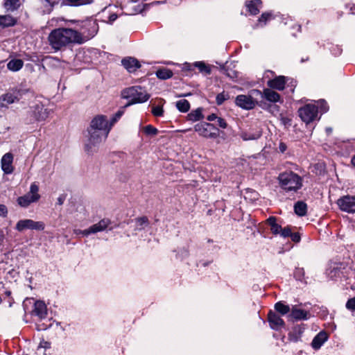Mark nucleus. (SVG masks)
Segmentation results:
<instances>
[{"label":"nucleus","mask_w":355,"mask_h":355,"mask_svg":"<svg viewBox=\"0 0 355 355\" xmlns=\"http://www.w3.org/2000/svg\"><path fill=\"white\" fill-rule=\"evenodd\" d=\"M151 112L155 116H162L164 114V110L160 106L153 107Z\"/></svg>","instance_id":"obj_47"},{"label":"nucleus","mask_w":355,"mask_h":355,"mask_svg":"<svg viewBox=\"0 0 355 355\" xmlns=\"http://www.w3.org/2000/svg\"><path fill=\"white\" fill-rule=\"evenodd\" d=\"M194 130L201 137L207 139H216L220 135L219 129L212 123L200 122L195 125Z\"/></svg>","instance_id":"obj_5"},{"label":"nucleus","mask_w":355,"mask_h":355,"mask_svg":"<svg viewBox=\"0 0 355 355\" xmlns=\"http://www.w3.org/2000/svg\"><path fill=\"white\" fill-rule=\"evenodd\" d=\"M88 139L85 145V150L88 154H93L96 150L98 144L105 140L110 132V130H95L92 128H87Z\"/></svg>","instance_id":"obj_4"},{"label":"nucleus","mask_w":355,"mask_h":355,"mask_svg":"<svg viewBox=\"0 0 355 355\" xmlns=\"http://www.w3.org/2000/svg\"><path fill=\"white\" fill-rule=\"evenodd\" d=\"M278 180L281 187L288 191H296L302 185L301 177L292 171L280 173Z\"/></svg>","instance_id":"obj_3"},{"label":"nucleus","mask_w":355,"mask_h":355,"mask_svg":"<svg viewBox=\"0 0 355 355\" xmlns=\"http://www.w3.org/2000/svg\"><path fill=\"white\" fill-rule=\"evenodd\" d=\"M204 118V115L202 114V108L198 107L195 110L191 111L187 115V119L192 122L198 121Z\"/></svg>","instance_id":"obj_29"},{"label":"nucleus","mask_w":355,"mask_h":355,"mask_svg":"<svg viewBox=\"0 0 355 355\" xmlns=\"http://www.w3.org/2000/svg\"><path fill=\"white\" fill-rule=\"evenodd\" d=\"M261 0H250L245 2L248 11L252 15H256L259 12V7H261Z\"/></svg>","instance_id":"obj_25"},{"label":"nucleus","mask_w":355,"mask_h":355,"mask_svg":"<svg viewBox=\"0 0 355 355\" xmlns=\"http://www.w3.org/2000/svg\"><path fill=\"white\" fill-rule=\"evenodd\" d=\"M331 51L335 56H338L342 53L343 49L338 45H334L331 48Z\"/></svg>","instance_id":"obj_49"},{"label":"nucleus","mask_w":355,"mask_h":355,"mask_svg":"<svg viewBox=\"0 0 355 355\" xmlns=\"http://www.w3.org/2000/svg\"><path fill=\"white\" fill-rule=\"evenodd\" d=\"M5 8L8 10H15L19 8V0H6L4 3Z\"/></svg>","instance_id":"obj_37"},{"label":"nucleus","mask_w":355,"mask_h":355,"mask_svg":"<svg viewBox=\"0 0 355 355\" xmlns=\"http://www.w3.org/2000/svg\"><path fill=\"white\" fill-rule=\"evenodd\" d=\"M328 339V335L324 331L319 332L313 339L311 346L315 349H318Z\"/></svg>","instance_id":"obj_23"},{"label":"nucleus","mask_w":355,"mask_h":355,"mask_svg":"<svg viewBox=\"0 0 355 355\" xmlns=\"http://www.w3.org/2000/svg\"><path fill=\"white\" fill-rule=\"evenodd\" d=\"M266 223L270 226L271 232L275 234H279L282 230V226L277 223V218L275 216H270L266 220Z\"/></svg>","instance_id":"obj_27"},{"label":"nucleus","mask_w":355,"mask_h":355,"mask_svg":"<svg viewBox=\"0 0 355 355\" xmlns=\"http://www.w3.org/2000/svg\"><path fill=\"white\" fill-rule=\"evenodd\" d=\"M110 223V221L108 219H102L98 223H96L90 226L88 229L82 231V234L84 236H87L91 234H96L98 232H102L108 227Z\"/></svg>","instance_id":"obj_15"},{"label":"nucleus","mask_w":355,"mask_h":355,"mask_svg":"<svg viewBox=\"0 0 355 355\" xmlns=\"http://www.w3.org/2000/svg\"><path fill=\"white\" fill-rule=\"evenodd\" d=\"M289 237H291V240L295 243L300 242L301 239L300 234L298 232H291Z\"/></svg>","instance_id":"obj_51"},{"label":"nucleus","mask_w":355,"mask_h":355,"mask_svg":"<svg viewBox=\"0 0 355 355\" xmlns=\"http://www.w3.org/2000/svg\"><path fill=\"white\" fill-rule=\"evenodd\" d=\"M121 64L130 73L135 72L141 67L139 61L133 57H126L122 59Z\"/></svg>","instance_id":"obj_17"},{"label":"nucleus","mask_w":355,"mask_h":355,"mask_svg":"<svg viewBox=\"0 0 355 355\" xmlns=\"http://www.w3.org/2000/svg\"><path fill=\"white\" fill-rule=\"evenodd\" d=\"M287 80L288 78L284 76H279L273 79L269 80L267 82V85L272 89L282 91L285 88Z\"/></svg>","instance_id":"obj_19"},{"label":"nucleus","mask_w":355,"mask_h":355,"mask_svg":"<svg viewBox=\"0 0 355 355\" xmlns=\"http://www.w3.org/2000/svg\"><path fill=\"white\" fill-rule=\"evenodd\" d=\"M309 313L305 310L297 309L295 306H293L289 317L295 320H307Z\"/></svg>","instance_id":"obj_24"},{"label":"nucleus","mask_w":355,"mask_h":355,"mask_svg":"<svg viewBox=\"0 0 355 355\" xmlns=\"http://www.w3.org/2000/svg\"><path fill=\"white\" fill-rule=\"evenodd\" d=\"M49 6H54L58 4L60 0H44Z\"/></svg>","instance_id":"obj_58"},{"label":"nucleus","mask_w":355,"mask_h":355,"mask_svg":"<svg viewBox=\"0 0 355 355\" xmlns=\"http://www.w3.org/2000/svg\"><path fill=\"white\" fill-rule=\"evenodd\" d=\"M118 17V15L115 13H112L111 15H110L109 17H108V22L110 24H112Z\"/></svg>","instance_id":"obj_55"},{"label":"nucleus","mask_w":355,"mask_h":355,"mask_svg":"<svg viewBox=\"0 0 355 355\" xmlns=\"http://www.w3.org/2000/svg\"><path fill=\"white\" fill-rule=\"evenodd\" d=\"M305 329L304 324H297L292 327V329L288 333L289 340L297 343L300 340L302 335Z\"/></svg>","instance_id":"obj_20"},{"label":"nucleus","mask_w":355,"mask_h":355,"mask_svg":"<svg viewBox=\"0 0 355 355\" xmlns=\"http://www.w3.org/2000/svg\"><path fill=\"white\" fill-rule=\"evenodd\" d=\"M217 121V125L221 128H226L227 127V123L226 122V121L221 118V117H218V119H216Z\"/></svg>","instance_id":"obj_50"},{"label":"nucleus","mask_w":355,"mask_h":355,"mask_svg":"<svg viewBox=\"0 0 355 355\" xmlns=\"http://www.w3.org/2000/svg\"><path fill=\"white\" fill-rule=\"evenodd\" d=\"M262 131L258 127H250L248 130H242L239 135L244 141L255 140L261 137Z\"/></svg>","instance_id":"obj_16"},{"label":"nucleus","mask_w":355,"mask_h":355,"mask_svg":"<svg viewBox=\"0 0 355 355\" xmlns=\"http://www.w3.org/2000/svg\"><path fill=\"white\" fill-rule=\"evenodd\" d=\"M263 99L270 103H283L280 94L270 87L263 89Z\"/></svg>","instance_id":"obj_21"},{"label":"nucleus","mask_w":355,"mask_h":355,"mask_svg":"<svg viewBox=\"0 0 355 355\" xmlns=\"http://www.w3.org/2000/svg\"><path fill=\"white\" fill-rule=\"evenodd\" d=\"M24 93V90L15 89L1 95L0 96V109L7 107L8 105L19 101Z\"/></svg>","instance_id":"obj_9"},{"label":"nucleus","mask_w":355,"mask_h":355,"mask_svg":"<svg viewBox=\"0 0 355 355\" xmlns=\"http://www.w3.org/2000/svg\"><path fill=\"white\" fill-rule=\"evenodd\" d=\"M235 103L237 106L245 109V110H252L257 105L265 109L266 107V103L254 100L251 98L249 95H243L240 94L236 97Z\"/></svg>","instance_id":"obj_7"},{"label":"nucleus","mask_w":355,"mask_h":355,"mask_svg":"<svg viewBox=\"0 0 355 355\" xmlns=\"http://www.w3.org/2000/svg\"><path fill=\"white\" fill-rule=\"evenodd\" d=\"M291 232H292L291 227L286 226L284 228L282 227V230L280 231L279 234L283 238H287V237L290 236Z\"/></svg>","instance_id":"obj_46"},{"label":"nucleus","mask_w":355,"mask_h":355,"mask_svg":"<svg viewBox=\"0 0 355 355\" xmlns=\"http://www.w3.org/2000/svg\"><path fill=\"white\" fill-rule=\"evenodd\" d=\"M4 239V234L2 230H0V245H1Z\"/></svg>","instance_id":"obj_60"},{"label":"nucleus","mask_w":355,"mask_h":355,"mask_svg":"<svg viewBox=\"0 0 355 355\" xmlns=\"http://www.w3.org/2000/svg\"><path fill=\"white\" fill-rule=\"evenodd\" d=\"M69 5L74 6H83L90 4L93 0H67Z\"/></svg>","instance_id":"obj_40"},{"label":"nucleus","mask_w":355,"mask_h":355,"mask_svg":"<svg viewBox=\"0 0 355 355\" xmlns=\"http://www.w3.org/2000/svg\"><path fill=\"white\" fill-rule=\"evenodd\" d=\"M287 149V146L285 143L281 142L279 145V152L284 153Z\"/></svg>","instance_id":"obj_56"},{"label":"nucleus","mask_w":355,"mask_h":355,"mask_svg":"<svg viewBox=\"0 0 355 355\" xmlns=\"http://www.w3.org/2000/svg\"><path fill=\"white\" fill-rule=\"evenodd\" d=\"M137 223L136 230H141L149 225V220L146 216L139 217L135 219Z\"/></svg>","instance_id":"obj_36"},{"label":"nucleus","mask_w":355,"mask_h":355,"mask_svg":"<svg viewBox=\"0 0 355 355\" xmlns=\"http://www.w3.org/2000/svg\"><path fill=\"white\" fill-rule=\"evenodd\" d=\"M125 108L126 107H124V106H123L115 113V114L111 119V121L110 122V126L111 128L122 116V115L124 114Z\"/></svg>","instance_id":"obj_39"},{"label":"nucleus","mask_w":355,"mask_h":355,"mask_svg":"<svg viewBox=\"0 0 355 355\" xmlns=\"http://www.w3.org/2000/svg\"><path fill=\"white\" fill-rule=\"evenodd\" d=\"M228 98V94H225L224 92L217 94L216 97V101L217 105H222L225 100Z\"/></svg>","instance_id":"obj_43"},{"label":"nucleus","mask_w":355,"mask_h":355,"mask_svg":"<svg viewBox=\"0 0 355 355\" xmlns=\"http://www.w3.org/2000/svg\"><path fill=\"white\" fill-rule=\"evenodd\" d=\"M304 270L303 268H296L294 272V277L299 281H303L304 279Z\"/></svg>","instance_id":"obj_42"},{"label":"nucleus","mask_w":355,"mask_h":355,"mask_svg":"<svg viewBox=\"0 0 355 355\" xmlns=\"http://www.w3.org/2000/svg\"><path fill=\"white\" fill-rule=\"evenodd\" d=\"M176 107L181 112H187L190 109V103L186 99H182L176 102Z\"/></svg>","instance_id":"obj_34"},{"label":"nucleus","mask_w":355,"mask_h":355,"mask_svg":"<svg viewBox=\"0 0 355 355\" xmlns=\"http://www.w3.org/2000/svg\"><path fill=\"white\" fill-rule=\"evenodd\" d=\"M268 321L271 329L278 331L285 327L284 321L275 311L270 310L268 313Z\"/></svg>","instance_id":"obj_13"},{"label":"nucleus","mask_w":355,"mask_h":355,"mask_svg":"<svg viewBox=\"0 0 355 355\" xmlns=\"http://www.w3.org/2000/svg\"><path fill=\"white\" fill-rule=\"evenodd\" d=\"M345 306L350 311H355V297L349 299Z\"/></svg>","instance_id":"obj_48"},{"label":"nucleus","mask_w":355,"mask_h":355,"mask_svg":"<svg viewBox=\"0 0 355 355\" xmlns=\"http://www.w3.org/2000/svg\"><path fill=\"white\" fill-rule=\"evenodd\" d=\"M195 67L193 64L185 63L183 67V69L185 71H192Z\"/></svg>","instance_id":"obj_57"},{"label":"nucleus","mask_w":355,"mask_h":355,"mask_svg":"<svg viewBox=\"0 0 355 355\" xmlns=\"http://www.w3.org/2000/svg\"><path fill=\"white\" fill-rule=\"evenodd\" d=\"M193 66L198 68L200 72L206 75H209L211 72L210 67L204 62H196L193 63Z\"/></svg>","instance_id":"obj_33"},{"label":"nucleus","mask_w":355,"mask_h":355,"mask_svg":"<svg viewBox=\"0 0 355 355\" xmlns=\"http://www.w3.org/2000/svg\"><path fill=\"white\" fill-rule=\"evenodd\" d=\"M294 211L297 215L304 216L307 212V205L303 201H297L294 205Z\"/></svg>","instance_id":"obj_30"},{"label":"nucleus","mask_w":355,"mask_h":355,"mask_svg":"<svg viewBox=\"0 0 355 355\" xmlns=\"http://www.w3.org/2000/svg\"><path fill=\"white\" fill-rule=\"evenodd\" d=\"M318 107L314 105L308 104L298 110L301 119L306 124L313 121L318 116Z\"/></svg>","instance_id":"obj_8"},{"label":"nucleus","mask_w":355,"mask_h":355,"mask_svg":"<svg viewBox=\"0 0 355 355\" xmlns=\"http://www.w3.org/2000/svg\"><path fill=\"white\" fill-rule=\"evenodd\" d=\"M273 19V15L271 12H266L261 14L258 19V23L261 26H263L266 23Z\"/></svg>","instance_id":"obj_35"},{"label":"nucleus","mask_w":355,"mask_h":355,"mask_svg":"<svg viewBox=\"0 0 355 355\" xmlns=\"http://www.w3.org/2000/svg\"><path fill=\"white\" fill-rule=\"evenodd\" d=\"M31 313L41 320L45 318L47 315V309L45 303L41 300L35 301Z\"/></svg>","instance_id":"obj_18"},{"label":"nucleus","mask_w":355,"mask_h":355,"mask_svg":"<svg viewBox=\"0 0 355 355\" xmlns=\"http://www.w3.org/2000/svg\"><path fill=\"white\" fill-rule=\"evenodd\" d=\"M48 41L53 49L59 51L71 44H83L85 40L76 30L69 28H58L49 33Z\"/></svg>","instance_id":"obj_1"},{"label":"nucleus","mask_w":355,"mask_h":355,"mask_svg":"<svg viewBox=\"0 0 355 355\" xmlns=\"http://www.w3.org/2000/svg\"><path fill=\"white\" fill-rule=\"evenodd\" d=\"M351 163L353 166H355V155L351 159Z\"/></svg>","instance_id":"obj_64"},{"label":"nucleus","mask_w":355,"mask_h":355,"mask_svg":"<svg viewBox=\"0 0 355 355\" xmlns=\"http://www.w3.org/2000/svg\"><path fill=\"white\" fill-rule=\"evenodd\" d=\"M318 109H320V112L322 113H325L329 110V106L327 103L324 100L321 99L318 101V106H317Z\"/></svg>","instance_id":"obj_44"},{"label":"nucleus","mask_w":355,"mask_h":355,"mask_svg":"<svg viewBox=\"0 0 355 355\" xmlns=\"http://www.w3.org/2000/svg\"><path fill=\"white\" fill-rule=\"evenodd\" d=\"M45 225L42 221H34L31 219L19 220L15 229L19 232H23L25 230H44Z\"/></svg>","instance_id":"obj_10"},{"label":"nucleus","mask_w":355,"mask_h":355,"mask_svg":"<svg viewBox=\"0 0 355 355\" xmlns=\"http://www.w3.org/2000/svg\"><path fill=\"white\" fill-rule=\"evenodd\" d=\"M65 200H66V195L65 194H61L58 198L57 204L59 205H62L64 202L65 201Z\"/></svg>","instance_id":"obj_54"},{"label":"nucleus","mask_w":355,"mask_h":355,"mask_svg":"<svg viewBox=\"0 0 355 355\" xmlns=\"http://www.w3.org/2000/svg\"><path fill=\"white\" fill-rule=\"evenodd\" d=\"M92 128V130L95 129V130H111V127L108 124V121L106 119V117L103 115H98L94 117L90 123L89 127Z\"/></svg>","instance_id":"obj_12"},{"label":"nucleus","mask_w":355,"mask_h":355,"mask_svg":"<svg viewBox=\"0 0 355 355\" xmlns=\"http://www.w3.org/2000/svg\"><path fill=\"white\" fill-rule=\"evenodd\" d=\"M23 66L24 61L21 59H12L7 64L8 69L15 72L19 71Z\"/></svg>","instance_id":"obj_28"},{"label":"nucleus","mask_w":355,"mask_h":355,"mask_svg":"<svg viewBox=\"0 0 355 355\" xmlns=\"http://www.w3.org/2000/svg\"><path fill=\"white\" fill-rule=\"evenodd\" d=\"M217 119L218 116L216 114H211L207 117V120L209 121H213L214 120H216Z\"/></svg>","instance_id":"obj_59"},{"label":"nucleus","mask_w":355,"mask_h":355,"mask_svg":"<svg viewBox=\"0 0 355 355\" xmlns=\"http://www.w3.org/2000/svg\"><path fill=\"white\" fill-rule=\"evenodd\" d=\"M143 132L148 136H155L158 134V130L152 125H147L144 127Z\"/></svg>","instance_id":"obj_38"},{"label":"nucleus","mask_w":355,"mask_h":355,"mask_svg":"<svg viewBox=\"0 0 355 355\" xmlns=\"http://www.w3.org/2000/svg\"><path fill=\"white\" fill-rule=\"evenodd\" d=\"M275 309L282 315L287 314L291 311L289 306L282 302H278L275 304Z\"/></svg>","instance_id":"obj_32"},{"label":"nucleus","mask_w":355,"mask_h":355,"mask_svg":"<svg viewBox=\"0 0 355 355\" xmlns=\"http://www.w3.org/2000/svg\"><path fill=\"white\" fill-rule=\"evenodd\" d=\"M225 74L230 77L231 78H234L235 77V73L233 72V75H232V73H229L227 71H225Z\"/></svg>","instance_id":"obj_62"},{"label":"nucleus","mask_w":355,"mask_h":355,"mask_svg":"<svg viewBox=\"0 0 355 355\" xmlns=\"http://www.w3.org/2000/svg\"><path fill=\"white\" fill-rule=\"evenodd\" d=\"M337 205L343 211L347 213H355V196L347 195L337 200Z\"/></svg>","instance_id":"obj_11"},{"label":"nucleus","mask_w":355,"mask_h":355,"mask_svg":"<svg viewBox=\"0 0 355 355\" xmlns=\"http://www.w3.org/2000/svg\"><path fill=\"white\" fill-rule=\"evenodd\" d=\"M249 96L251 97V98L258 101V98H260L261 99H263V91L261 92L259 89H252L250 92Z\"/></svg>","instance_id":"obj_41"},{"label":"nucleus","mask_w":355,"mask_h":355,"mask_svg":"<svg viewBox=\"0 0 355 355\" xmlns=\"http://www.w3.org/2000/svg\"><path fill=\"white\" fill-rule=\"evenodd\" d=\"M31 114L35 121H42L48 118L49 111L43 105L37 104L32 108Z\"/></svg>","instance_id":"obj_14"},{"label":"nucleus","mask_w":355,"mask_h":355,"mask_svg":"<svg viewBox=\"0 0 355 355\" xmlns=\"http://www.w3.org/2000/svg\"><path fill=\"white\" fill-rule=\"evenodd\" d=\"M39 187L35 182L31 184L28 193L17 198L18 204L23 207H27L32 202H37L40 198L38 193Z\"/></svg>","instance_id":"obj_6"},{"label":"nucleus","mask_w":355,"mask_h":355,"mask_svg":"<svg viewBox=\"0 0 355 355\" xmlns=\"http://www.w3.org/2000/svg\"><path fill=\"white\" fill-rule=\"evenodd\" d=\"M39 347H43L44 349H49L51 347V343L42 339L40 343Z\"/></svg>","instance_id":"obj_53"},{"label":"nucleus","mask_w":355,"mask_h":355,"mask_svg":"<svg viewBox=\"0 0 355 355\" xmlns=\"http://www.w3.org/2000/svg\"><path fill=\"white\" fill-rule=\"evenodd\" d=\"M12 159L13 156L10 153H6L1 158V168L6 174H10L13 171L12 166Z\"/></svg>","instance_id":"obj_22"},{"label":"nucleus","mask_w":355,"mask_h":355,"mask_svg":"<svg viewBox=\"0 0 355 355\" xmlns=\"http://www.w3.org/2000/svg\"><path fill=\"white\" fill-rule=\"evenodd\" d=\"M156 76L159 79L167 80L171 78L173 75V71L167 68H162L156 71Z\"/></svg>","instance_id":"obj_31"},{"label":"nucleus","mask_w":355,"mask_h":355,"mask_svg":"<svg viewBox=\"0 0 355 355\" xmlns=\"http://www.w3.org/2000/svg\"><path fill=\"white\" fill-rule=\"evenodd\" d=\"M8 214V209L6 205H0V216L6 217Z\"/></svg>","instance_id":"obj_52"},{"label":"nucleus","mask_w":355,"mask_h":355,"mask_svg":"<svg viewBox=\"0 0 355 355\" xmlns=\"http://www.w3.org/2000/svg\"><path fill=\"white\" fill-rule=\"evenodd\" d=\"M17 21V19L10 15H0V26L3 28L14 26Z\"/></svg>","instance_id":"obj_26"},{"label":"nucleus","mask_w":355,"mask_h":355,"mask_svg":"<svg viewBox=\"0 0 355 355\" xmlns=\"http://www.w3.org/2000/svg\"><path fill=\"white\" fill-rule=\"evenodd\" d=\"M225 74L230 77L231 78H234L235 77V73L233 72V75H232V73H229L227 71H225Z\"/></svg>","instance_id":"obj_61"},{"label":"nucleus","mask_w":355,"mask_h":355,"mask_svg":"<svg viewBox=\"0 0 355 355\" xmlns=\"http://www.w3.org/2000/svg\"><path fill=\"white\" fill-rule=\"evenodd\" d=\"M282 121H283V123H284V124H286V123H288V122H290V119H288V118H286V117H283V118L282 119Z\"/></svg>","instance_id":"obj_63"},{"label":"nucleus","mask_w":355,"mask_h":355,"mask_svg":"<svg viewBox=\"0 0 355 355\" xmlns=\"http://www.w3.org/2000/svg\"><path fill=\"white\" fill-rule=\"evenodd\" d=\"M122 98H130V101L124 105L128 107L131 105L146 102L150 97V94L142 91L140 86H133L123 89L121 92Z\"/></svg>","instance_id":"obj_2"},{"label":"nucleus","mask_w":355,"mask_h":355,"mask_svg":"<svg viewBox=\"0 0 355 355\" xmlns=\"http://www.w3.org/2000/svg\"><path fill=\"white\" fill-rule=\"evenodd\" d=\"M189 255V249L187 248H182L180 249L178 252L177 257H180L181 259L188 257Z\"/></svg>","instance_id":"obj_45"}]
</instances>
